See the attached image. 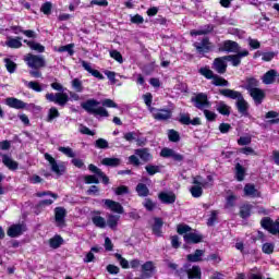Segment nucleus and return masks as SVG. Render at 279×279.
<instances>
[{
  "mask_svg": "<svg viewBox=\"0 0 279 279\" xmlns=\"http://www.w3.org/2000/svg\"><path fill=\"white\" fill-rule=\"evenodd\" d=\"M81 107L83 110L88 112L89 114H95V117H102V118H108L110 117V113H108V110L104 107H99V101L95 99H88L85 102L81 104Z\"/></svg>",
  "mask_w": 279,
  "mask_h": 279,
  "instance_id": "obj_1",
  "label": "nucleus"
},
{
  "mask_svg": "<svg viewBox=\"0 0 279 279\" xmlns=\"http://www.w3.org/2000/svg\"><path fill=\"white\" fill-rule=\"evenodd\" d=\"M193 184L195 185L190 189L191 195L194 197H202V194L204 193V190L202 189L213 186V175H208L207 180H202V177H195L193 179Z\"/></svg>",
  "mask_w": 279,
  "mask_h": 279,
  "instance_id": "obj_2",
  "label": "nucleus"
},
{
  "mask_svg": "<svg viewBox=\"0 0 279 279\" xmlns=\"http://www.w3.org/2000/svg\"><path fill=\"white\" fill-rule=\"evenodd\" d=\"M179 234H184L183 239L185 243H201L203 236L197 232H192L191 227L186 225H179L177 228Z\"/></svg>",
  "mask_w": 279,
  "mask_h": 279,
  "instance_id": "obj_3",
  "label": "nucleus"
},
{
  "mask_svg": "<svg viewBox=\"0 0 279 279\" xmlns=\"http://www.w3.org/2000/svg\"><path fill=\"white\" fill-rule=\"evenodd\" d=\"M45 160H47L51 167V171L56 173L57 175H64V172L66 171V163L63 161H56V158H53L49 153H46L44 155Z\"/></svg>",
  "mask_w": 279,
  "mask_h": 279,
  "instance_id": "obj_4",
  "label": "nucleus"
},
{
  "mask_svg": "<svg viewBox=\"0 0 279 279\" xmlns=\"http://www.w3.org/2000/svg\"><path fill=\"white\" fill-rule=\"evenodd\" d=\"M24 61L31 69H44V66H47L45 58L32 53L26 54Z\"/></svg>",
  "mask_w": 279,
  "mask_h": 279,
  "instance_id": "obj_5",
  "label": "nucleus"
},
{
  "mask_svg": "<svg viewBox=\"0 0 279 279\" xmlns=\"http://www.w3.org/2000/svg\"><path fill=\"white\" fill-rule=\"evenodd\" d=\"M46 99L58 106H66L69 102V95L66 93H48L46 94Z\"/></svg>",
  "mask_w": 279,
  "mask_h": 279,
  "instance_id": "obj_6",
  "label": "nucleus"
},
{
  "mask_svg": "<svg viewBox=\"0 0 279 279\" xmlns=\"http://www.w3.org/2000/svg\"><path fill=\"white\" fill-rule=\"evenodd\" d=\"M262 227L265 230H268L270 234H278L279 235V219H277L275 222L270 218H264L262 221Z\"/></svg>",
  "mask_w": 279,
  "mask_h": 279,
  "instance_id": "obj_7",
  "label": "nucleus"
},
{
  "mask_svg": "<svg viewBox=\"0 0 279 279\" xmlns=\"http://www.w3.org/2000/svg\"><path fill=\"white\" fill-rule=\"evenodd\" d=\"M150 113L156 121H169L171 118V110L169 109L150 108Z\"/></svg>",
  "mask_w": 279,
  "mask_h": 279,
  "instance_id": "obj_8",
  "label": "nucleus"
},
{
  "mask_svg": "<svg viewBox=\"0 0 279 279\" xmlns=\"http://www.w3.org/2000/svg\"><path fill=\"white\" fill-rule=\"evenodd\" d=\"M194 106L198 110H205V108H210V101H208V96L206 94H198L195 98H192Z\"/></svg>",
  "mask_w": 279,
  "mask_h": 279,
  "instance_id": "obj_9",
  "label": "nucleus"
},
{
  "mask_svg": "<svg viewBox=\"0 0 279 279\" xmlns=\"http://www.w3.org/2000/svg\"><path fill=\"white\" fill-rule=\"evenodd\" d=\"M247 56H250V51L248 50H241L236 54L226 56L225 60L227 62H231L232 66H239V64H241V59L242 58H247Z\"/></svg>",
  "mask_w": 279,
  "mask_h": 279,
  "instance_id": "obj_10",
  "label": "nucleus"
},
{
  "mask_svg": "<svg viewBox=\"0 0 279 279\" xmlns=\"http://www.w3.org/2000/svg\"><path fill=\"white\" fill-rule=\"evenodd\" d=\"M25 230H27L25 228V225H21V223L12 225L11 227H9L7 234L11 239H16L17 236H21V234H23Z\"/></svg>",
  "mask_w": 279,
  "mask_h": 279,
  "instance_id": "obj_11",
  "label": "nucleus"
},
{
  "mask_svg": "<svg viewBox=\"0 0 279 279\" xmlns=\"http://www.w3.org/2000/svg\"><path fill=\"white\" fill-rule=\"evenodd\" d=\"M65 217H66V209H64V207L54 208V221L59 228H64Z\"/></svg>",
  "mask_w": 279,
  "mask_h": 279,
  "instance_id": "obj_12",
  "label": "nucleus"
},
{
  "mask_svg": "<svg viewBox=\"0 0 279 279\" xmlns=\"http://www.w3.org/2000/svg\"><path fill=\"white\" fill-rule=\"evenodd\" d=\"M226 61H228L226 57L215 59L213 66L214 71L218 72L220 75H223L228 69V63H226Z\"/></svg>",
  "mask_w": 279,
  "mask_h": 279,
  "instance_id": "obj_13",
  "label": "nucleus"
},
{
  "mask_svg": "<svg viewBox=\"0 0 279 279\" xmlns=\"http://www.w3.org/2000/svg\"><path fill=\"white\" fill-rule=\"evenodd\" d=\"M248 95L252 97L254 104H256V106H260V104H263V101L265 100L266 94L263 89L260 88H255L252 89V92H248Z\"/></svg>",
  "mask_w": 279,
  "mask_h": 279,
  "instance_id": "obj_14",
  "label": "nucleus"
},
{
  "mask_svg": "<svg viewBox=\"0 0 279 279\" xmlns=\"http://www.w3.org/2000/svg\"><path fill=\"white\" fill-rule=\"evenodd\" d=\"M102 202H104L106 208L111 210V213H117L118 215H123V206L121 205V203H117L112 199H104Z\"/></svg>",
  "mask_w": 279,
  "mask_h": 279,
  "instance_id": "obj_15",
  "label": "nucleus"
},
{
  "mask_svg": "<svg viewBox=\"0 0 279 279\" xmlns=\"http://www.w3.org/2000/svg\"><path fill=\"white\" fill-rule=\"evenodd\" d=\"M5 105L9 106V108H14L15 110H23L27 108V104L23 102V100L17 99L15 97L7 98Z\"/></svg>",
  "mask_w": 279,
  "mask_h": 279,
  "instance_id": "obj_16",
  "label": "nucleus"
},
{
  "mask_svg": "<svg viewBox=\"0 0 279 279\" xmlns=\"http://www.w3.org/2000/svg\"><path fill=\"white\" fill-rule=\"evenodd\" d=\"M36 195H37V197H45V195H47L48 197H52V199L47 198V199L39 202V208H43L45 206H51V204H53V201L58 199V194H53L51 192H39Z\"/></svg>",
  "mask_w": 279,
  "mask_h": 279,
  "instance_id": "obj_17",
  "label": "nucleus"
},
{
  "mask_svg": "<svg viewBox=\"0 0 279 279\" xmlns=\"http://www.w3.org/2000/svg\"><path fill=\"white\" fill-rule=\"evenodd\" d=\"M160 156L162 158H172V160H177L178 162H181V160H184V157H182V155L175 153V150L171 148H163L160 151Z\"/></svg>",
  "mask_w": 279,
  "mask_h": 279,
  "instance_id": "obj_18",
  "label": "nucleus"
},
{
  "mask_svg": "<svg viewBox=\"0 0 279 279\" xmlns=\"http://www.w3.org/2000/svg\"><path fill=\"white\" fill-rule=\"evenodd\" d=\"M194 47L198 53H208L210 51V41H208V38H204L202 43H195Z\"/></svg>",
  "mask_w": 279,
  "mask_h": 279,
  "instance_id": "obj_19",
  "label": "nucleus"
},
{
  "mask_svg": "<svg viewBox=\"0 0 279 279\" xmlns=\"http://www.w3.org/2000/svg\"><path fill=\"white\" fill-rule=\"evenodd\" d=\"M160 202L162 204H174L175 203V194L173 192H161L158 195Z\"/></svg>",
  "mask_w": 279,
  "mask_h": 279,
  "instance_id": "obj_20",
  "label": "nucleus"
},
{
  "mask_svg": "<svg viewBox=\"0 0 279 279\" xmlns=\"http://www.w3.org/2000/svg\"><path fill=\"white\" fill-rule=\"evenodd\" d=\"M276 77H278V72L276 70H270L264 74L262 82L266 85L274 84L276 82Z\"/></svg>",
  "mask_w": 279,
  "mask_h": 279,
  "instance_id": "obj_21",
  "label": "nucleus"
},
{
  "mask_svg": "<svg viewBox=\"0 0 279 279\" xmlns=\"http://www.w3.org/2000/svg\"><path fill=\"white\" fill-rule=\"evenodd\" d=\"M222 51H227L228 53H236V51H239V44H236V41L227 40L222 44Z\"/></svg>",
  "mask_w": 279,
  "mask_h": 279,
  "instance_id": "obj_22",
  "label": "nucleus"
},
{
  "mask_svg": "<svg viewBox=\"0 0 279 279\" xmlns=\"http://www.w3.org/2000/svg\"><path fill=\"white\" fill-rule=\"evenodd\" d=\"M220 95H223V97H229V99H238V101L243 97L241 92H236L234 89H221Z\"/></svg>",
  "mask_w": 279,
  "mask_h": 279,
  "instance_id": "obj_23",
  "label": "nucleus"
},
{
  "mask_svg": "<svg viewBox=\"0 0 279 279\" xmlns=\"http://www.w3.org/2000/svg\"><path fill=\"white\" fill-rule=\"evenodd\" d=\"M244 195H246V197H260V192L256 190L254 184L248 183L244 186Z\"/></svg>",
  "mask_w": 279,
  "mask_h": 279,
  "instance_id": "obj_24",
  "label": "nucleus"
},
{
  "mask_svg": "<svg viewBox=\"0 0 279 279\" xmlns=\"http://www.w3.org/2000/svg\"><path fill=\"white\" fill-rule=\"evenodd\" d=\"M135 156H138L144 162L151 160V154H149V149L147 148L135 149Z\"/></svg>",
  "mask_w": 279,
  "mask_h": 279,
  "instance_id": "obj_25",
  "label": "nucleus"
},
{
  "mask_svg": "<svg viewBox=\"0 0 279 279\" xmlns=\"http://www.w3.org/2000/svg\"><path fill=\"white\" fill-rule=\"evenodd\" d=\"M187 278L190 279H202V269L199 266H193L186 269Z\"/></svg>",
  "mask_w": 279,
  "mask_h": 279,
  "instance_id": "obj_26",
  "label": "nucleus"
},
{
  "mask_svg": "<svg viewBox=\"0 0 279 279\" xmlns=\"http://www.w3.org/2000/svg\"><path fill=\"white\" fill-rule=\"evenodd\" d=\"M119 219H121V216L108 214L107 215V226L111 228V230H116L117 226H119Z\"/></svg>",
  "mask_w": 279,
  "mask_h": 279,
  "instance_id": "obj_27",
  "label": "nucleus"
},
{
  "mask_svg": "<svg viewBox=\"0 0 279 279\" xmlns=\"http://www.w3.org/2000/svg\"><path fill=\"white\" fill-rule=\"evenodd\" d=\"M2 162L11 171H16V169H19V162L12 160L10 156H7V155L2 156Z\"/></svg>",
  "mask_w": 279,
  "mask_h": 279,
  "instance_id": "obj_28",
  "label": "nucleus"
},
{
  "mask_svg": "<svg viewBox=\"0 0 279 279\" xmlns=\"http://www.w3.org/2000/svg\"><path fill=\"white\" fill-rule=\"evenodd\" d=\"M236 108L240 114H247V110L250 109V105L246 102L243 96L236 101Z\"/></svg>",
  "mask_w": 279,
  "mask_h": 279,
  "instance_id": "obj_29",
  "label": "nucleus"
},
{
  "mask_svg": "<svg viewBox=\"0 0 279 279\" xmlns=\"http://www.w3.org/2000/svg\"><path fill=\"white\" fill-rule=\"evenodd\" d=\"M5 45L7 47H10V49H21V47H23V43H21V37H9L5 41Z\"/></svg>",
  "mask_w": 279,
  "mask_h": 279,
  "instance_id": "obj_30",
  "label": "nucleus"
},
{
  "mask_svg": "<svg viewBox=\"0 0 279 279\" xmlns=\"http://www.w3.org/2000/svg\"><path fill=\"white\" fill-rule=\"evenodd\" d=\"M88 169L89 171H92V173H96V175L100 178V180H102L104 184H108L109 179L99 170V168H97V166L90 163L88 166Z\"/></svg>",
  "mask_w": 279,
  "mask_h": 279,
  "instance_id": "obj_31",
  "label": "nucleus"
},
{
  "mask_svg": "<svg viewBox=\"0 0 279 279\" xmlns=\"http://www.w3.org/2000/svg\"><path fill=\"white\" fill-rule=\"evenodd\" d=\"M244 88L248 90V93H252V90H255L256 88H258V80H256L255 77L246 78Z\"/></svg>",
  "mask_w": 279,
  "mask_h": 279,
  "instance_id": "obj_32",
  "label": "nucleus"
},
{
  "mask_svg": "<svg viewBox=\"0 0 279 279\" xmlns=\"http://www.w3.org/2000/svg\"><path fill=\"white\" fill-rule=\"evenodd\" d=\"M236 199H239V197L230 192L226 198L225 208H234V206H236Z\"/></svg>",
  "mask_w": 279,
  "mask_h": 279,
  "instance_id": "obj_33",
  "label": "nucleus"
},
{
  "mask_svg": "<svg viewBox=\"0 0 279 279\" xmlns=\"http://www.w3.org/2000/svg\"><path fill=\"white\" fill-rule=\"evenodd\" d=\"M24 43L33 49V51H38V53H44L45 52V46L36 43V41H29L27 39L24 40Z\"/></svg>",
  "mask_w": 279,
  "mask_h": 279,
  "instance_id": "obj_34",
  "label": "nucleus"
},
{
  "mask_svg": "<svg viewBox=\"0 0 279 279\" xmlns=\"http://www.w3.org/2000/svg\"><path fill=\"white\" fill-rule=\"evenodd\" d=\"M202 256H204V251L196 250L194 254L187 255V260L190 263H199V260H202Z\"/></svg>",
  "mask_w": 279,
  "mask_h": 279,
  "instance_id": "obj_35",
  "label": "nucleus"
},
{
  "mask_svg": "<svg viewBox=\"0 0 279 279\" xmlns=\"http://www.w3.org/2000/svg\"><path fill=\"white\" fill-rule=\"evenodd\" d=\"M62 243H64V240L60 235H54L49 240L50 247H52L53 250H58V247H60Z\"/></svg>",
  "mask_w": 279,
  "mask_h": 279,
  "instance_id": "obj_36",
  "label": "nucleus"
},
{
  "mask_svg": "<svg viewBox=\"0 0 279 279\" xmlns=\"http://www.w3.org/2000/svg\"><path fill=\"white\" fill-rule=\"evenodd\" d=\"M136 193L140 197H147V195H149V187H147V185L144 183H140L136 186Z\"/></svg>",
  "mask_w": 279,
  "mask_h": 279,
  "instance_id": "obj_37",
  "label": "nucleus"
},
{
  "mask_svg": "<svg viewBox=\"0 0 279 279\" xmlns=\"http://www.w3.org/2000/svg\"><path fill=\"white\" fill-rule=\"evenodd\" d=\"M106 167H119L121 165V159L119 158H104L101 161Z\"/></svg>",
  "mask_w": 279,
  "mask_h": 279,
  "instance_id": "obj_38",
  "label": "nucleus"
},
{
  "mask_svg": "<svg viewBox=\"0 0 279 279\" xmlns=\"http://www.w3.org/2000/svg\"><path fill=\"white\" fill-rule=\"evenodd\" d=\"M92 221L94 223V226H96V228H106L107 222H106V218L101 217V216H94L92 218Z\"/></svg>",
  "mask_w": 279,
  "mask_h": 279,
  "instance_id": "obj_39",
  "label": "nucleus"
},
{
  "mask_svg": "<svg viewBox=\"0 0 279 279\" xmlns=\"http://www.w3.org/2000/svg\"><path fill=\"white\" fill-rule=\"evenodd\" d=\"M25 86H27V88H31V90H35V93H43V87L40 86V83L38 82H27V81H23Z\"/></svg>",
  "mask_w": 279,
  "mask_h": 279,
  "instance_id": "obj_40",
  "label": "nucleus"
},
{
  "mask_svg": "<svg viewBox=\"0 0 279 279\" xmlns=\"http://www.w3.org/2000/svg\"><path fill=\"white\" fill-rule=\"evenodd\" d=\"M211 84H214V86H228L229 83L226 78L214 74V77L211 78Z\"/></svg>",
  "mask_w": 279,
  "mask_h": 279,
  "instance_id": "obj_41",
  "label": "nucleus"
},
{
  "mask_svg": "<svg viewBox=\"0 0 279 279\" xmlns=\"http://www.w3.org/2000/svg\"><path fill=\"white\" fill-rule=\"evenodd\" d=\"M274 250H276V244L274 242H265L262 245V252L264 254H274Z\"/></svg>",
  "mask_w": 279,
  "mask_h": 279,
  "instance_id": "obj_42",
  "label": "nucleus"
},
{
  "mask_svg": "<svg viewBox=\"0 0 279 279\" xmlns=\"http://www.w3.org/2000/svg\"><path fill=\"white\" fill-rule=\"evenodd\" d=\"M58 117H60V111H58L56 107H51L48 111V117L46 121L48 123H51V121H53V119H58Z\"/></svg>",
  "mask_w": 279,
  "mask_h": 279,
  "instance_id": "obj_43",
  "label": "nucleus"
},
{
  "mask_svg": "<svg viewBox=\"0 0 279 279\" xmlns=\"http://www.w3.org/2000/svg\"><path fill=\"white\" fill-rule=\"evenodd\" d=\"M142 271L144 272L143 278H149V275H147V272L154 271V263L146 262L144 265H142Z\"/></svg>",
  "mask_w": 279,
  "mask_h": 279,
  "instance_id": "obj_44",
  "label": "nucleus"
},
{
  "mask_svg": "<svg viewBox=\"0 0 279 279\" xmlns=\"http://www.w3.org/2000/svg\"><path fill=\"white\" fill-rule=\"evenodd\" d=\"M235 175H236V180H239V182H243V180L245 178V169L243 168V166H241V163H238L235 166Z\"/></svg>",
  "mask_w": 279,
  "mask_h": 279,
  "instance_id": "obj_45",
  "label": "nucleus"
},
{
  "mask_svg": "<svg viewBox=\"0 0 279 279\" xmlns=\"http://www.w3.org/2000/svg\"><path fill=\"white\" fill-rule=\"evenodd\" d=\"M58 150L61 151V154H63L68 158H75V151L71 147L60 146Z\"/></svg>",
  "mask_w": 279,
  "mask_h": 279,
  "instance_id": "obj_46",
  "label": "nucleus"
},
{
  "mask_svg": "<svg viewBox=\"0 0 279 279\" xmlns=\"http://www.w3.org/2000/svg\"><path fill=\"white\" fill-rule=\"evenodd\" d=\"M198 73H201V75H203V77H206V80H213V77H215V72H213V70H209L208 68H201L198 70Z\"/></svg>",
  "mask_w": 279,
  "mask_h": 279,
  "instance_id": "obj_47",
  "label": "nucleus"
},
{
  "mask_svg": "<svg viewBox=\"0 0 279 279\" xmlns=\"http://www.w3.org/2000/svg\"><path fill=\"white\" fill-rule=\"evenodd\" d=\"M252 211V205L245 204L241 207L240 215L242 219H247L250 217V213Z\"/></svg>",
  "mask_w": 279,
  "mask_h": 279,
  "instance_id": "obj_48",
  "label": "nucleus"
},
{
  "mask_svg": "<svg viewBox=\"0 0 279 279\" xmlns=\"http://www.w3.org/2000/svg\"><path fill=\"white\" fill-rule=\"evenodd\" d=\"M162 219L160 218H155V223L153 226V232L157 236H160V228H162Z\"/></svg>",
  "mask_w": 279,
  "mask_h": 279,
  "instance_id": "obj_49",
  "label": "nucleus"
},
{
  "mask_svg": "<svg viewBox=\"0 0 279 279\" xmlns=\"http://www.w3.org/2000/svg\"><path fill=\"white\" fill-rule=\"evenodd\" d=\"M74 47H75V45L70 44V45L59 47V49L57 51H59V53H64V51H66L69 53V56H73V53H75V51H73Z\"/></svg>",
  "mask_w": 279,
  "mask_h": 279,
  "instance_id": "obj_50",
  "label": "nucleus"
},
{
  "mask_svg": "<svg viewBox=\"0 0 279 279\" xmlns=\"http://www.w3.org/2000/svg\"><path fill=\"white\" fill-rule=\"evenodd\" d=\"M109 56L110 58L116 60V62H119V64H123V56L121 54V52H119V50H111L109 52Z\"/></svg>",
  "mask_w": 279,
  "mask_h": 279,
  "instance_id": "obj_51",
  "label": "nucleus"
},
{
  "mask_svg": "<svg viewBox=\"0 0 279 279\" xmlns=\"http://www.w3.org/2000/svg\"><path fill=\"white\" fill-rule=\"evenodd\" d=\"M142 97L149 112H151V108H154L151 107V101H154V96L151 95V93H147V94H144Z\"/></svg>",
  "mask_w": 279,
  "mask_h": 279,
  "instance_id": "obj_52",
  "label": "nucleus"
},
{
  "mask_svg": "<svg viewBox=\"0 0 279 279\" xmlns=\"http://www.w3.org/2000/svg\"><path fill=\"white\" fill-rule=\"evenodd\" d=\"M217 110H218V112H220V114H225L226 117H228V114H230V107L223 102L218 104Z\"/></svg>",
  "mask_w": 279,
  "mask_h": 279,
  "instance_id": "obj_53",
  "label": "nucleus"
},
{
  "mask_svg": "<svg viewBox=\"0 0 279 279\" xmlns=\"http://www.w3.org/2000/svg\"><path fill=\"white\" fill-rule=\"evenodd\" d=\"M116 258H117V260H119L122 269H130V262H128V259L123 258V256H121V254H116Z\"/></svg>",
  "mask_w": 279,
  "mask_h": 279,
  "instance_id": "obj_54",
  "label": "nucleus"
},
{
  "mask_svg": "<svg viewBox=\"0 0 279 279\" xmlns=\"http://www.w3.org/2000/svg\"><path fill=\"white\" fill-rule=\"evenodd\" d=\"M4 63L7 71H9L10 73H14L16 71V64L14 63V61L10 59H4Z\"/></svg>",
  "mask_w": 279,
  "mask_h": 279,
  "instance_id": "obj_55",
  "label": "nucleus"
},
{
  "mask_svg": "<svg viewBox=\"0 0 279 279\" xmlns=\"http://www.w3.org/2000/svg\"><path fill=\"white\" fill-rule=\"evenodd\" d=\"M95 147H97V149H108L109 144L105 138H98L95 142Z\"/></svg>",
  "mask_w": 279,
  "mask_h": 279,
  "instance_id": "obj_56",
  "label": "nucleus"
},
{
  "mask_svg": "<svg viewBox=\"0 0 279 279\" xmlns=\"http://www.w3.org/2000/svg\"><path fill=\"white\" fill-rule=\"evenodd\" d=\"M128 143H132L133 141H136V143H138V135L136 134V132H128L124 134L123 136Z\"/></svg>",
  "mask_w": 279,
  "mask_h": 279,
  "instance_id": "obj_57",
  "label": "nucleus"
},
{
  "mask_svg": "<svg viewBox=\"0 0 279 279\" xmlns=\"http://www.w3.org/2000/svg\"><path fill=\"white\" fill-rule=\"evenodd\" d=\"M72 87L74 88V90H76V93H82V90H84V87L82 86V81H80V78H74L72 81Z\"/></svg>",
  "mask_w": 279,
  "mask_h": 279,
  "instance_id": "obj_58",
  "label": "nucleus"
},
{
  "mask_svg": "<svg viewBox=\"0 0 279 279\" xmlns=\"http://www.w3.org/2000/svg\"><path fill=\"white\" fill-rule=\"evenodd\" d=\"M168 138L169 141H171L172 143H178V141H180V134H178L177 131L174 130H170L168 132Z\"/></svg>",
  "mask_w": 279,
  "mask_h": 279,
  "instance_id": "obj_59",
  "label": "nucleus"
},
{
  "mask_svg": "<svg viewBox=\"0 0 279 279\" xmlns=\"http://www.w3.org/2000/svg\"><path fill=\"white\" fill-rule=\"evenodd\" d=\"M143 206L146 208V210H154L156 208V203H154L153 199L146 198L143 202Z\"/></svg>",
  "mask_w": 279,
  "mask_h": 279,
  "instance_id": "obj_60",
  "label": "nucleus"
},
{
  "mask_svg": "<svg viewBox=\"0 0 279 279\" xmlns=\"http://www.w3.org/2000/svg\"><path fill=\"white\" fill-rule=\"evenodd\" d=\"M210 32H213V26H208L207 29L191 31V36H204V34H208Z\"/></svg>",
  "mask_w": 279,
  "mask_h": 279,
  "instance_id": "obj_61",
  "label": "nucleus"
},
{
  "mask_svg": "<svg viewBox=\"0 0 279 279\" xmlns=\"http://www.w3.org/2000/svg\"><path fill=\"white\" fill-rule=\"evenodd\" d=\"M179 121L183 123V125H191V116H189V113H181Z\"/></svg>",
  "mask_w": 279,
  "mask_h": 279,
  "instance_id": "obj_62",
  "label": "nucleus"
},
{
  "mask_svg": "<svg viewBox=\"0 0 279 279\" xmlns=\"http://www.w3.org/2000/svg\"><path fill=\"white\" fill-rule=\"evenodd\" d=\"M101 105L105 108H119V105H117V102H114L112 99H105L101 101Z\"/></svg>",
  "mask_w": 279,
  "mask_h": 279,
  "instance_id": "obj_63",
  "label": "nucleus"
},
{
  "mask_svg": "<svg viewBox=\"0 0 279 279\" xmlns=\"http://www.w3.org/2000/svg\"><path fill=\"white\" fill-rule=\"evenodd\" d=\"M148 175H156V173H158L159 169L157 166H151V165H148L145 167Z\"/></svg>",
  "mask_w": 279,
  "mask_h": 279,
  "instance_id": "obj_64",
  "label": "nucleus"
}]
</instances>
